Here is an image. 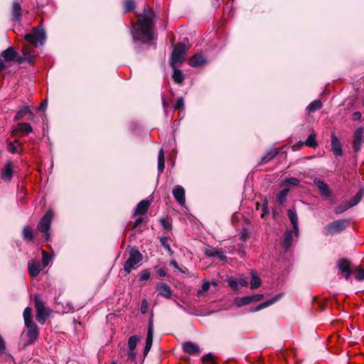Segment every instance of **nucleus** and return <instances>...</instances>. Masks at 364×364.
<instances>
[{"label":"nucleus","mask_w":364,"mask_h":364,"mask_svg":"<svg viewBox=\"0 0 364 364\" xmlns=\"http://www.w3.org/2000/svg\"><path fill=\"white\" fill-rule=\"evenodd\" d=\"M144 11L143 16L134 25L132 31L133 41L136 44H146L153 40L154 14L151 9Z\"/></svg>","instance_id":"1"},{"label":"nucleus","mask_w":364,"mask_h":364,"mask_svg":"<svg viewBox=\"0 0 364 364\" xmlns=\"http://www.w3.org/2000/svg\"><path fill=\"white\" fill-rule=\"evenodd\" d=\"M143 256L137 247H133L129 252V257L124 264V270L129 274L132 269H135L142 261Z\"/></svg>","instance_id":"2"},{"label":"nucleus","mask_w":364,"mask_h":364,"mask_svg":"<svg viewBox=\"0 0 364 364\" xmlns=\"http://www.w3.org/2000/svg\"><path fill=\"white\" fill-rule=\"evenodd\" d=\"M53 216L54 213L52 210H47L41 218L37 226V229L43 233L46 241L50 240V229Z\"/></svg>","instance_id":"3"},{"label":"nucleus","mask_w":364,"mask_h":364,"mask_svg":"<svg viewBox=\"0 0 364 364\" xmlns=\"http://www.w3.org/2000/svg\"><path fill=\"white\" fill-rule=\"evenodd\" d=\"M25 40L35 47L43 46L46 40V32L41 26L35 27L25 36Z\"/></svg>","instance_id":"4"},{"label":"nucleus","mask_w":364,"mask_h":364,"mask_svg":"<svg viewBox=\"0 0 364 364\" xmlns=\"http://www.w3.org/2000/svg\"><path fill=\"white\" fill-rule=\"evenodd\" d=\"M288 216L290 219L291 225H292V230H286L283 242L282 244V249L284 251L287 252L289 250L290 247L291 246L292 241H293V233L294 232L296 234V215L294 213V212L289 209L288 210Z\"/></svg>","instance_id":"5"},{"label":"nucleus","mask_w":364,"mask_h":364,"mask_svg":"<svg viewBox=\"0 0 364 364\" xmlns=\"http://www.w3.org/2000/svg\"><path fill=\"white\" fill-rule=\"evenodd\" d=\"M350 220L348 219H341L333 221L328 223L324 228V231L326 235H333L339 233L344 230L349 225Z\"/></svg>","instance_id":"6"},{"label":"nucleus","mask_w":364,"mask_h":364,"mask_svg":"<svg viewBox=\"0 0 364 364\" xmlns=\"http://www.w3.org/2000/svg\"><path fill=\"white\" fill-rule=\"evenodd\" d=\"M186 55V46L183 43H178L172 51L169 64L171 66L176 65L182 63Z\"/></svg>","instance_id":"7"},{"label":"nucleus","mask_w":364,"mask_h":364,"mask_svg":"<svg viewBox=\"0 0 364 364\" xmlns=\"http://www.w3.org/2000/svg\"><path fill=\"white\" fill-rule=\"evenodd\" d=\"M289 184L296 185V178H290L284 181L282 186L283 187L277 196V204L283 205L287 200V195L289 192V188L287 187Z\"/></svg>","instance_id":"8"},{"label":"nucleus","mask_w":364,"mask_h":364,"mask_svg":"<svg viewBox=\"0 0 364 364\" xmlns=\"http://www.w3.org/2000/svg\"><path fill=\"white\" fill-rule=\"evenodd\" d=\"M34 301L36 309V320L39 323L43 324L48 316L47 310L39 296H35Z\"/></svg>","instance_id":"9"},{"label":"nucleus","mask_w":364,"mask_h":364,"mask_svg":"<svg viewBox=\"0 0 364 364\" xmlns=\"http://www.w3.org/2000/svg\"><path fill=\"white\" fill-rule=\"evenodd\" d=\"M264 298V294H257L253 295H249L244 297H237L235 299V304L237 307H241L249 304L252 302L258 301L262 300Z\"/></svg>","instance_id":"10"},{"label":"nucleus","mask_w":364,"mask_h":364,"mask_svg":"<svg viewBox=\"0 0 364 364\" xmlns=\"http://www.w3.org/2000/svg\"><path fill=\"white\" fill-rule=\"evenodd\" d=\"M153 337H154V321L153 318H150L148 324V330L146 338V343L144 349V355L146 356L149 352L152 343H153Z\"/></svg>","instance_id":"11"},{"label":"nucleus","mask_w":364,"mask_h":364,"mask_svg":"<svg viewBox=\"0 0 364 364\" xmlns=\"http://www.w3.org/2000/svg\"><path fill=\"white\" fill-rule=\"evenodd\" d=\"M185 193L186 192L184 188L180 185L176 186L172 191L173 198L181 206H184L186 204Z\"/></svg>","instance_id":"12"},{"label":"nucleus","mask_w":364,"mask_h":364,"mask_svg":"<svg viewBox=\"0 0 364 364\" xmlns=\"http://www.w3.org/2000/svg\"><path fill=\"white\" fill-rule=\"evenodd\" d=\"M363 133H364L363 127L358 128L354 133V140H353V148L354 151H355V152H358L360 151L362 143H364Z\"/></svg>","instance_id":"13"},{"label":"nucleus","mask_w":364,"mask_h":364,"mask_svg":"<svg viewBox=\"0 0 364 364\" xmlns=\"http://www.w3.org/2000/svg\"><path fill=\"white\" fill-rule=\"evenodd\" d=\"M337 267L338 269L345 274V279H348L352 274L350 269V262L347 259H341L338 261Z\"/></svg>","instance_id":"14"},{"label":"nucleus","mask_w":364,"mask_h":364,"mask_svg":"<svg viewBox=\"0 0 364 364\" xmlns=\"http://www.w3.org/2000/svg\"><path fill=\"white\" fill-rule=\"evenodd\" d=\"M183 350L185 353L190 355H197L200 352L199 346L191 341L185 342L183 344Z\"/></svg>","instance_id":"15"},{"label":"nucleus","mask_w":364,"mask_h":364,"mask_svg":"<svg viewBox=\"0 0 364 364\" xmlns=\"http://www.w3.org/2000/svg\"><path fill=\"white\" fill-rule=\"evenodd\" d=\"M25 326L28 328L27 336L29 338L28 343L30 344L37 340L38 337V331L37 329L36 325L34 323Z\"/></svg>","instance_id":"16"},{"label":"nucleus","mask_w":364,"mask_h":364,"mask_svg":"<svg viewBox=\"0 0 364 364\" xmlns=\"http://www.w3.org/2000/svg\"><path fill=\"white\" fill-rule=\"evenodd\" d=\"M12 18L11 20L15 22L19 23L21 19V3L18 1H14L11 11Z\"/></svg>","instance_id":"17"},{"label":"nucleus","mask_w":364,"mask_h":364,"mask_svg":"<svg viewBox=\"0 0 364 364\" xmlns=\"http://www.w3.org/2000/svg\"><path fill=\"white\" fill-rule=\"evenodd\" d=\"M314 183H315L317 188L318 189L320 193L323 196H324L326 198L331 196V192L327 183H326L324 181L318 180V179L315 180Z\"/></svg>","instance_id":"18"},{"label":"nucleus","mask_w":364,"mask_h":364,"mask_svg":"<svg viewBox=\"0 0 364 364\" xmlns=\"http://www.w3.org/2000/svg\"><path fill=\"white\" fill-rule=\"evenodd\" d=\"M331 150L336 156H341L343 154L341 144L335 134L331 135Z\"/></svg>","instance_id":"19"},{"label":"nucleus","mask_w":364,"mask_h":364,"mask_svg":"<svg viewBox=\"0 0 364 364\" xmlns=\"http://www.w3.org/2000/svg\"><path fill=\"white\" fill-rule=\"evenodd\" d=\"M156 289L161 296L166 299H170L171 297L172 290L168 285L164 283H159L156 285Z\"/></svg>","instance_id":"20"},{"label":"nucleus","mask_w":364,"mask_h":364,"mask_svg":"<svg viewBox=\"0 0 364 364\" xmlns=\"http://www.w3.org/2000/svg\"><path fill=\"white\" fill-rule=\"evenodd\" d=\"M206 63L205 58L200 53H197L192 56L189 60V65L191 67L196 68Z\"/></svg>","instance_id":"21"},{"label":"nucleus","mask_w":364,"mask_h":364,"mask_svg":"<svg viewBox=\"0 0 364 364\" xmlns=\"http://www.w3.org/2000/svg\"><path fill=\"white\" fill-rule=\"evenodd\" d=\"M149 205L150 203L148 200H142L137 204L134 210V215L145 214L147 212Z\"/></svg>","instance_id":"22"},{"label":"nucleus","mask_w":364,"mask_h":364,"mask_svg":"<svg viewBox=\"0 0 364 364\" xmlns=\"http://www.w3.org/2000/svg\"><path fill=\"white\" fill-rule=\"evenodd\" d=\"M28 269L30 276L33 278L37 277L41 270L40 264L33 259L28 262Z\"/></svg>","instance_id":"23"},{"label":"nucleus","mask_w":364,"mask_h":364,"mask_svg":"<svg viewBox=\"0 0 364 364\" xmlns=\"http://www.w3.org/2000/svg\"><path fill=\"white\" fill-rule=\"evenodd\" d=\"M281 297V294H277L275 296H274L273 298H272L271 299H269L266 301H264L261 304H259L258 306H257L256 307H255L254 309H252L251 310V311L252 312H256V311H259L264 308H267L271 305H272L273 304H274L276 301H277Z\"/></svg>","instance_id":"24"},{"label":"nucleus","mask_w":364,"mask_h":364,"mask_svg":"<svg viewBox=\"0 0 364 364\" xmlns=\"http://www.w3.org/2000/svg\"><path fill=\"white\" fill-rule=\"evenodd\" d=\"M279 154L277 149H271L268 150L266 154L261 158L259 164H265L274 159Z\"/></svg>","instance_id":"25"},{"label":"nucleus","mask_w":364,"mask_h":364,"mask_svg":"<svg viewBox=\"0 0 364 364\" xmlns=\"http://www.w3.org/2000/svg\"><path fill=\"white\" fill-rule=\"evenodd\" d=\"M19 132L23 134H28L33 132L32 127L26 122H21L17 124L16 128L13 130V132Z\"/></svg>","instance_id":"26"},{"label":"nucleus","mask_w":364,"mask_h":364,"mask_svg":"<svg viewBox=\"0 0 364 364\" xmlns=\"http://www.w3.org/2000/svg\"><path fill=\"white\" fill-rule=\"evenodd\" d=\"M22 146L21 143L16 139L13 141H10L8 144L7 149L9 152L11 154H17V153H21L23 151V149H21L20 151H18V148H21Z\"/></svg>","instance_id":"27"},{"label":"nucleus","mask_w":364,"mask_h":364,"mask_svg":"<svg viewBox=\"0 0 364 364\" xmlns=\"http://www.w3.org/2000/svg\"><path fill=\"white\" fill-rule=\"evenodd\" d=\"M27 114H30L31 115L33 116V114L30 110L28 106H26V105L23 106L16 112V114L14 118V120L18 121V120L23 119V117Z\"/></svg>","instance_id":"28"},{"label":"nucleus","mask_w":364,"mask_h":364,"mask_svg":"<svg viewBox=\"0 0 364 364\" xmlns=\"http://www.w3.org/2000/svg\"><path fill=\"white\" fill-rule=\"evenodd\" d=\"M173 68V73L172 78L174 82L178 84H182L184 80V75L181 70L176 68V65L171 66Z\"/></svg>","instance_id":"29"},{"label":"nucleus","mask_w":364,"mask_h":364,"mask_svg":"<svg viewBox=\"0 0 364 364\" xmlns=\"http://www.w3.org/2000/svg\"><path fill=\"white\" fill-rule=\"evenodd\" d=\"M16 56V52L12 47H9L1 53V57L6 61L13 60Z\"/></svg>","instance_id":"30"},{"label":"nucleus","mask_w":364,"mask_h":364,"mask_svg":"<svg viewBox=\"0 0 364 364\" xmlns=\"http://www.w3.org/2000/svg\"><path fill=\"white\" fill-rule=\"evenodd\" d=\"M323 104L321 100H316L313 102H311L307 107L306 110L307 112L311 114L314 113L316 111H318L322 108Z\"/></svg>","instance_id":"31"},{"label":"nucleus","mask_w":364,"mask_h":364,"mask_svg":"<svg viewBox=\"0 0 364 364\" xmlns=\"http://www.w3.org/2000/svg\"><path fill=\"white\" fill-rule=\"evenodd\" d=\"M13 176V168L10 163L5 165L1 172V177L4 180H10Z\"/></svg>","instance_id":"32"},{"label":"nucleus","mask_w":364,"mask_h":364,"mask_svg":"<svg viewBox=\"0 0 364 364\" xmlns=\"http://www.w3.org/2000/svg\"><path fill=\"white\" fill-rule=\"evenodd\" d=\"M363 196V190L360 189L349 201H348L350 208L358 204Z\"/></svg>","instance_id":"33"},{"label":"nucleus","mask_w":364,"mask_h":364,"mask_svg":"<svg viewBox=\"0 0 364 364\" xmlns=\"http://www.w3.org/2000/svg\"><path fill=\"white\" fill-rule=\"evenodd\" d=\"M22 235L23 239L28 242H33L34 240L33 231L32 228L28 226H26L23 229Z\"/></svg>","instance_id":"34"},{"label":"nucleus","mask_w":364,"mask_h":364,"mask_svg":"<svg viewBox=\"0 0 364 364\" xmlns=\"http://www.w3.org/2000/svg\"><path fill=\"white\" fill-rule=\"evenodd\" d=\"M304 144H305V146L308 147H316L318 145L316 141V134L314 132H312L304 141Z\"/></svg>","instance_id":"35"},{"label":"nucleus","mask_w":364,"mask_h":364,"mask_svg":"<svg viewBox=\"0 0 364 364\" xmlns=\"http://www.w3.org/2000/svg\"><path fill=\"white\" fill-rule=\"evenodd\" d=\"M165 168L164 154L163 149H161L158 156V171L161 173Z\"/></svg>","instance_id":"36"},{"label":"nucleus","mask_w":364,"mask_h":364,"mask_svg":"<svg viewBox=\"0 0 364 364\" xmlns=\"http://www.w3.org/2000/svg\"><path fill=\"white\" fill-rule=\"evenodd\" d=\"M262 284L260 278L255 273L251 274L250 287L252 289L258 288Z\"/></svg>","instance_id":"37"},{"label":"nucleus","mask_w":364,"mask_h":364,"mask_svg":"<svg viewBox=\"0 0 364 364\" xmlns=\"http://www.w3.org/2000/svg\"><path fill=\"white\" fill-rule=\"evenodd\" d=\"M35 58L34 54H24L22 52V55L19 56L17 59V61L20 63L27 61L29 63H33Z\"/></svg>","instance_id":"38"},{"label":"nucleus","mask_w":364,"mask_h":364,"mask_svg":"<svg viewBox=\"0 0 364 364\" xmlns=\"http://www.w3.org/2000/svg\"><path fill=\"white\" fill-rule=\"evenodd\" d=\"M140 338L141 337L136 335L130 336L128 340L129 350H134Z\"/></svg>","instance_id":"39"},{"label":"nucleus","mask_w":364,"mask_h":364,"mask_svg":"<svg viewBox=\"0 0 364 364\" xmlns=\"http://www.w3.org/2000/svg\"><path fill=\"white\" fill-rule=\"evenodd\" d=\"M23 319L25 325L33 323L32 321L31 309L30 307H26L23 311Z\"/></svg>","instance_id":"40"},{"label":"nucleus","mask_w":364,"mask_h":364,"mask_svg":"<svg viewBox=\"0 0 364 364\" xmlns=\"http://www.w3.org/2000/svg\"><path fill=\"white\" fill-rule=\"evenodd\" d=\"M349 208H350V206H349L348 201H345L343 203L336 207L335 213L336 214L339 215L346 211Z\"/></svg>","instance_id":"41"},{"label":"nucleus","mask_w":364,"mask_h":364,"mask_svg":"<svg viewBox=\"0 0 364 364\" xmlns=\"http://www.w3.org/2000/svg\"><path fill=\"white\" fill-rule=\"evenodd\" d=\"M168 238L167 237H162L160 239L161 245L167 250L170 255H173V251L170 245L168 243Z\"/></svg>","instance_id":"42"},{"label":"nucleus","mask_w":364,"mask_h":364,"mask_svg":"<svg viewBox=\"0 0 364 364\" xmlns=\"http://www.w3.org/2000/svg\"><path fill=\"white\" fill-rule=\"evenodd\" d=\"M41 254H42V264H43V267H46L49 264V263L51 260V257L45 250H42Z\"/></svg>","instance_id":"43"},{"label":"nucleus","mask_w":364,"mask_h":364,"mask_svg":"<svg viewBox=\"0 0 364 364\" xmlns=\"http://www.w3.org/2000/svg\"><path fill=\"white\" fill-rule=\"evenodd\" d=\"M262 214L261 218L262 219H265L266 216L269 214V208H268V201L267 199L264 200V202L262 205Z\"/></svg>","instance_id":"44"},{"label":"nucleus","mask_w":364,"mask_h":364,"mask_svg":"<svg viewBox=\"0 0 364 364\" xmlns=\"http://www.w3.org/2000/svg\"><path fill=\"white\" fill-rule=\"evenodd\" d=\"M139 281H146L150 277V272L149 269L142 270L138 275Z\"/></svg>","instance_id":"45"},{"label":"nucleus","mask_w":364,"mask_h":364,"mask_svg":"<svg viewBox=\"0 0 364 364\" xmlns=\"http://www.w3.org/2000/svg\"><path fill=\"white\" fill-rule=\"evenodd\" d=\"M210 286V282H208L207 281L203 282V283L202 284L201 289H199L197 291V296H202L204 292L207 291L209 289Z\"/></svg>","instance_id":"46"},{"label":"nucleus","mask_w":364,"mask_h":364,"mask_svg":"<svg viewBox=\"0 0 364 364\" xmlns=\"http://www.w3.org/2000/svg\"><path fill=\"white\" fill-rule=\"evenodd\" d=\"M355 279L358 281L364 280V269L361 268H357L355 270Z\"/></svg>","instance_id":"47"},{"label":"nucleus","mask_w":364,"mask_h":364,"mask_svg":"<svg viewBox=\"0 0 364 364\" xmlns=\"http://www.w3.org/2000/svg\"><path fill=\"white\" fill-rule=\"evenodd\" d=\"M134 1L133 0H126L124 2V10L126 12H129L134 9Z\"/></svg>","instance_id":"48"},{"label":"nucleus","mask_w":364,"mask_h":364,"mask_svg":"<svg viewBox=\"0 0 364 364\" xmlns=\"http://www.w3.org/2000/svg\"><path fill=\"white\" fill-rule=\"evenodd\" d=\"M160 223L165 230H170L171 229V223L168 219L161 218L160 219Z\"/></svg>","instance_id":"49"},{"label":"nucleus","mask_w":364,"mask_h":364,"mask_svg":"<svg viewBox=\"0 0 364 364\" xmlns=\"http://www.w3.org/2000/svg\"><path fill=\"white\" fill-rule=\"evenodd\" d=\"M217 252H218V249H216V248H209V249L205 250L204 254L208 257H216Z\"/></svg>","instance_id":"50"},{"label":"nucleus","mask_w":364,"mask_h":364,"mask_svg":"<svg viewBox=\"0 0 364 364\" xmlns=\"http://www.w3.org/2000/svg\"><path fill=\"white\" fill-rule=\"evenodd\" d=\"M174 109H180L183 110L184 109V101L183 97H179L176 104L173 106Z\"/></svg>","instance_id":"51"},{"label":"nucleus","mask_w":364,"mask_h":364,"mask_svg":"<svg viewBox=\"0 0 364 364\" xmlns=\"http://www.w3.org/2000/svg\"><path fill=\"white\" fill-rule=\"evenodd\" d=\"M228 284L233 290L238 289V281L236 280L235 279H234V278L228 279Z\"/></svg>","instance_id":"52"},{"label":"nucleus","mask_w":364,"mask_h":364,"mask_svg":"<svg viewBox=\"0 0 364 364\" xmlns=\"http://www.w3.org/2000/svg\"><path fill=\"white\" fill-rule=\"evenodd\" d=\"M203 361L205 363L215 364L213 360V355L209 353L203 358Z\"/></svg>","instance_id":"53"},{"label":"nucleus","mask_w":364,"mask_h":364,"mask_svg":"<svg viewBox=\"0 0 364 364\" xmlns=\"http://www.w3.org/2000/svg\"><path fill=\"white\" fill-rule=\"evenodd\" d=\"M147 309H148V305H147L146 300L144 299L142 301L141 305V312L144 314H146L147 311Z\"/></svg>","instance_id":"54"},{"label":"nucleus","mask_w":364,"mask_h":364,"mask_svg":"<svg viewBox=\"0 0 364 364\" xmlns=\"http://www.w3.org/2000/svg\"><path fill=\"white\" fill-rule=\"evenodd\" d=\"M136 353L135 349L134 350H129L128 358L130 360L134 361L135 360V358H136Z\"/></svg>","instance_id":"55"},{"label":"nucleus","mask_w":364,"mask_h":364,"mask_svg":"<svg viewBox=\"0 0 364 364\" xmlns=\"http://www.w3.org/2000/svg\"><path fill=\"white\" fill-rule=\"evenodd\" d=\"M215 257L219 258L220 260H224V259H226V255H225V254L224 253L223 251H222L221 250H218V252L216 253V257Z\"/></svg>","instance_id":"56"},{"label":"nucleus","mask_w":364,"mask_h":364,"mask_svg":"<svg viewBox=\"0 0 364 364\" xmlns=\"http://www.w3.org/2000/svg\"><path fill=\"white\" fill-rule=\"evenodd\" d=\"M6 350V344L2 338V337L0 336V354L3 353Z\"/></svg>","instance_id":"57"},{"label":"nucleus","mask_w":364,"mask_h":364,"mask_svg":"<svg viewBox=\"0 0 364 364\" xmlns=\"http://www.w3.org/2000/svg\"><path fill=\"white\" fill-rule=\"evenodd\" d=\"M23 53L24 54H34L36 55L35 51L33 49H31L28 46H24Z\"/></svg>","instance_id":"58"},{"label":"nucleus","mask_w":364,"mask_h":364,"mask_svg":"<svg viewBox=\"0 0 364 364\" xmlns=\"http://www.w3.org/2000/svg\"><path fill=\"white\" fill-rule=\"evenodd\" d=\"M248 281L247 279L241 277L238 279V284H240L242 287H247Z\"/></svg>","instance_id":"59"},{"label":"nucleus","mask_w":364,"mask_h":364,"mask_svg":"<svg viewBox=\"0 0 364 364\" xmlns=\"http://www.w3.org/2000/svg\"><path fill=\"white\" fill-rule=\"evenodd\" d=\"M361 118V113L360 112H355L352 115V119L354 121H358Z\"/></svg>","instance_id":"60"},{"label":"nucleus","mask_w":364,"mask_h":364,"mask_svg":"<svg viewBox=\"0 0 364 364\" xmlns=\"http://www.w3.org/2000/svg\"><path fill=\"white\" fill-rule=\"evenodd\" d=\"M143 218H139L136 219L132 228L136 229L143 222Z\"/></svg>","instance_id":"61"},{"label":"nucleus","mask_w":364,"mask_h":364,"mask_svg":"<svg viewBox=\"0 0 364 364\" xmlns=\"http://www.w3.org/2000/svg\"><path fill=\"white\" fill-rule=\"evenodd\" d=\"M157 274L161 277H164L166 275V272L164 268H160L156 272Z\"/></svg>","instance_id":"62"},{"label":"nucleus","mask_w":364,"mask_h":364,"mask_svg":"<svg viewBox=\"0 0 364 364\" xmlns=\"http://www.w3.org/2000/svg\"><path fill=\"white\" fill-rule=\"evenodd\" d=\"M161 101H162L164 109L166 112L168 105V102H166L164 96L161 97Z\"/></svg>","instance_id":"63"},{"label":"nucleus","mask_w":364,"mask_h":364,"mask_svg":"<svg viewBox=\"0 0 364 364\" xmlns=\"http://www.w3.org/2000/svg\"><path fill=\"white\" fill-rule=\"evenodd\" d=\"M171 266L173 267L174 268L177 269H180V267L178 266V263L176 260H171L170 262Z\"/></svg>","instance_id":"64"}]
</instances>
